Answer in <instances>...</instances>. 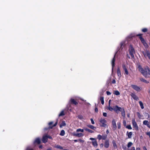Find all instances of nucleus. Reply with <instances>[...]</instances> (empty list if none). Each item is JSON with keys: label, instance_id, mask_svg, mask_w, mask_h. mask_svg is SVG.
<instances>
[{"label": "nucleus", "instance_id": "bb28decb", "mask_svg": "<svg viewBox=\"0 0 150 150\" xmlns=\"http://www.w3.org/2000/svg\"><path fill=\"white\" fill-rule=\"evenodd\" d=\"M139 103L140 105V107L142 109H143L144 108V106L143 105V104L142 102L141 101H139Z\"/></svg>", "mask_w": 150, "mask_h": 150}, {"label": "nucleus", "instance_id": "9b49d317", "mask_svg": "<svg viewBox=\"0 0 150 150\" xmlns=\"http://www.w3.org/2000/svg\"><path fill=\"white\" fill-rule=\"evenodd\" d=\"M131 86L133 89L137 91H139L140 90V87L137 85H132Z\"/></svg>", "mask_w": 150, "mask_h": 150}, {"label": "nucleus", "instance_id": "79ce46f5", "mask_svg": "<svg viewBox=\"0 0 150 150\" xmlns=\"http://www.w3.org/2000/svg\"><path fill=\"white\" fill-rule=\"evenodd\" d=\"M83 131H84V130L83 129H78L76 130L77 132H83Z\"/></svg>", "mask_w": 150, "mask_h": 150}, {"label": "nucleus", "instance_id": "412c9836", "mask_svg": "<svg viewBox=\"0 0 150 150\" xmlns=\"http://www.w3.org/2000/svg\"><path fill=\"white\" fill-rule=\"evenodd\" d=\"M87 126L88 127H89L93 130H95L96 129V127H95L91 125H87Z\"/></svg>", "mask_w": 150, "mask_h": 150}, {"label": "nucleus", "instance_id": "39448f33", "mask_svg": "<svg viewBox=\"0 0 150 150\" xmlns=\"http://www.w3.org/2000/svg\"><path fill=\"white\" fill-rule=\"evenodd\" d=\"M142 53L145 58L147 57L150 60V52L149 50H146L142 52Z\"/></svg>", "mask_w": 150, "mask_h": 150}, {"label": "nucleus", "instance_id": "ddd939ff", "mask_svg": "<svg viewBox=\"0 0 150 150\" xmlns=\"http://www.w3.org/2000/svg\"><path fill=\"white\" fill-rule=\"evenodd\" d=\"M117 74L118 77H119V79L122 76L121 70L119 67H118L117 69Z\"/></svg>", "mask_w": 150, "mask_h": 150}, {"label": "nucleus", "instance_id": "f704fd0d", "mask_svg": "<svg viewBox=\"0 0 150 150\" xmlns=\"http://www.w3.org/2000/svg\"><path fill=\"white\" fill-rule=\"evenodd\" d=\"M133 144V143L131 142H129L128 143L127 145V147L129 148Z\"/></svg>", "mask_w": 150, "mask_h": 150}, {"label": "nucleus", "instance_id": "e433bc0d", "mask_svg": "<svg viewBox=\"0 0 150 150\" xmlns=\"http://www.w3.org/2000/svg\"><path fill=\"white\" fill-rule=\"evenodd\" d=\"M108 109L110 111H112L113 110H114V108H112L111 107L110 105H108Z\"/></svg>", "mask_w": 150, "mask_h": 150}, {"label": "nucleus", "instance_id": "dca6fc26", "mask_svg": "<svg viewBox=\"0 0 150 150\" xmlns=\"http://www.w3.org/2000/svg\"><path fill=\"white\" fill-rule=\"evenodd\" d=\"M121 114L123 118H125V112L124 109L122 108L121 110L120 111Z\"/></svg>", "mask_w": 150, "mask_h": 150}, {"label": "nucleus", "instance_id": "4468645a", "mask_svg": "<svg viewBox=\"0 0 150 150\" xmlns=\"http://www.w3.org/2000/svg\"><path fill=\"white\" fill-rule=\"evenodd\" d=\"M131 96L134 100H139V98L134 93H132Z\"/></svg>", "mask_w": 150, "mask_h": 150}, {"label": "nucleus", "instance_id": "f257e3e1", "mask_svg": "<svg viewBox=\"0 0 150 150\" xmlns=\"http://www.w3.org/2000/svg\"><path fill=\"white\" fill-rule=\"evenodd\" d=\"M138 68L139 71L145 78H147L149 77L150 71L149 68H145L143 69L140 65L139 66Z\"/></svg>", "mask_w": 150, "mask_h": 150}, {"label": "nucleus", "instance_id": "864d4df0", "mask_svg": "<svg viewBox=\"0 0 150 150\" xmlns=\"http://www.w3.org/2000/svg\"><path fill=\"white\" fill-rule=\"evenodd\" d=\"M91 121V123L92 124H95V122L93 119V118H91L90 119Z\"/></svg>", "mask_w": 150, "mask_h": 150}, {"label": "nucleus", "instance_id": "603ef678", "mask_svg": "<svg viewBox=\"0 0 150 150\" xmlns=\"http://www.w3.org/2000/svg\"><path fill=\"white\" fill-rule=\"evenodd\" d=\"M123 123L124 125L125 126H126V125H127V123H126V122L125 120H124L123 121Z\"/></svg>", "mask_w": 150, "mask_h": 150}, {"label": "nucleus", "instance_id": "7c9ffc66", "mask_svg": "<svg viewBox=\"0 0 150 150\" xmlns=\"http://www.w3.org/2000/svg\"><path fill=\"white\" fill-rule=\"evenodd\" d=\"M122 67L123 68V69L124 70V71L126 70H127V68H126V66L125 65V64H122Z\"/></svg>", "mask_w": 150, "mask_h": 150}, {"label": "nucleus", "instance_id": "6e6552de", "mask_svg": "<svg viewBox=\"0 0 150 150\" xmlns=\"http://www.w3.org/2000/svg\"><path fill=\"white\" fill-rule=\"evenodd\" d=\"M117 52V51L116 52H115V54H114V57L112 59V62H111V64H112V72L113 71V68L115 66V57L116 54Z\"/></svg>", "mask_w": 150, "mask_h": 150}, {"label": "nucleus", "instance_id": "2f4dec72", "mask_svg": "<svg viewBox=\"0 0 150 150\" xmlns=\"http://www.w3.org/2000/svg\"><path fill=\"white\" fill-rule=\"evenodd\" d=\"M122 67L123 68V69L124 70V71L126 70H127V68H126V66L125 65V64H122Z\"/></svg>", "mask_w": 150, "mask_h": 150}, {"label": "nucleus", "instance_id": "a878e982", "mask_svg": "<svg viewBox=\"0 0 150 150\" xmlns=\"http://www.w3.org/2000/svg\"><path fill=\"white\" fill-rule=\"evenodd\" d=\"M125 41H122L120 43V48L122 49L124 47Z\"/></svg>", "mask_w": 150, "mask_h": 150}, {"label": "nucleus", "instance_id": "a19ab883", "mask_svg": "<svg viewBox=\"0 0 150 150\" xmlns=\"http://www.w3.org/2000/svg\"><path fill=\"white\" fill-rule=\"evenodd\" d=\"M117 128L118 129L121 128V123L120 122H118L117 123Z\"/></svg>", "mask_w": 150, "mask_h": 150}, {"label": "nucleus", "instance_id": "4d7b16f0", "mask_svg": "<svg viewBox=\"0 0 150 150\" xmlns=\"http://www.w3.org/2000/svg\"><path fill=\"white\" fill-rule=\"evenodd\" d=\"M106 94L107 95L109 96V95H110L111 94V93L109 91H106Z\"/></svg>", "mask_w": 150, "mask_h": 150}, {"label": "nucleus", "instance_id": "680f3d73", "mask_svg": "<svg viewBox=\"0 0 150 150\" xmlns=\"http://www.w3.org/2000/svg\"><path fill=\"white\" fill-rule=\"evenodd\" d=\"M78 141H80L81 142L83 143L84 142V141L81 139H79Z\"/></svg>", "mask_w": 150, "mask_h": 150}, {"label": "nucleus", "instance_id": "3c124183", "mask_svg": "<svg viewBox=\"0 0 150 150\" xmlns=\"http://www.w3.org/2000/svg\"><path fill=\"white\" fill-rule=\"evenodd\" d=\"M112 144H113V146L115 148V147H117V145L115 141H113Z\"/></svg>", "mask_w": 150, "mask_h": 150}, {"label": "nucleus", "instance_id": "338daca9", "mask_svg": "<svg viewBox=\"0 0 150 150\" xmlns=\"http://www.w3.org/2000/svg\"><path fill=\"white\" fill-rule=\"evenodd\" d=\"M49 129H50V128H49V127H48L45 128L44 129V130L45 131H46V130H48Z\"/></svg>", "mask_w": 150, "mask_h": 150}, {"label": "nucleus", "instance_id": "ea45409f", "mask_svg": "<svg viewBox=\"0 0 150 150\" xmlns=\"http://www.w3.org/2000/svg\"><path fill=\"white\" fill-rule=\"evenodd\" d=\"M64 115V111L62 110L61 111L60 113L59 114V116L60 117L61 116H63Z\"/></svg>", "mask_w": 150, "mask_h": 150}, {"label": "nucleus", "instance_id": "052dcab7", "mask_svg": "<svg viewBox=\"0 0 150 150\" xmlns=\"http://www.w3.org/2000/svg\"><path fill=\"white\" fill-rule=\"evenodd\" d=\"M95 111L96 112H98V108L96 107H95Z\"/></svg>", "mask_w": 150, "mask_h": 150}, {"label": "nucleus", "instance_id": "f8f14e48", "mask_svg": "<svg viewBox=\"0 0 150 150\" xmlns=\"http://www.w3.org/2000/svg\"><path fill=\"white\" fill-rule=\"evenodd\" d=\"M112 124L113 130H116L117 129V127L116 122L114 119H113L112 121Z\"/></svg>", "mask_w": 150, "mask_h": 150}, {"label": "nucleus", "instance_id": "e2e57ef3", "mask_svg": "<svg viewBox=\"0 0 150 150\" xmlns=\"http://www.w3.org/2000/svg\"><path fill=\"white\" fill-rule=\"evenodd\" d=\"M128 150H135V148L134 147H132L131 149H128Z\"/></svg>", "mask_w": 150, "mask_h": 150}, {"label": "nucleus", "instance_id": "1a4fd4ad", "mask_svg": "<svg viewBox=\"0 0 150 150\" xmlns=\"http://www.w3.org/2000/svg\"><path fill=\"white\" fill-rule=\"evenodd\" d=\"M132 124L133 126L136 129V130H138V127L134 119H133L132 120Z\"/></svg>", "mask_w": 150, "mask_h": 150}, {"label": "nucleus", "instance_id": "c85d7f7f", "mask_svg": "<svg viewBox=\"0 0 150 150\" xmlns=\"http://www.w3.org/2000/svg\"><path fill=\"white\" fill-rule=\"evenodd\" d=\"M57 120L56 122L52 126H50L49 127V128L50 129H52L53 127H55L57 124Z\"/></svg>", "mask_w": 150, "mask_h": 150}, {"label": "nucleus", "instance_id": "20e7f679", "mask_svg": "<svg viewBox=\"0 0 150 150\" xmlns=\"http://www.w3.org/2000/svg\"><path fill=\"white\" fill-rule=\"evenodd\" d=\"M99 121L101 124L100 125V127H106L107 126L106 124L107 121L105 119L101 118L99 120Z\"/></svg>", "mask_w": 150, "mask_h": 150}, {"label": "nucleus", "instance_id": "bf43d9fd", "mask_svg": "<svg viewBox=\"0 0 150 150\" xmlns=\"http://www.w3.org/2000/svg\"><path fill=\"white\" fill-rule=\"evenodd\" d=\"M25 150H33L32 149L30 148L29 147H28L26 148Z\"/></svg>", "mask_w": 150, "mask_h": 150}, {"label": "nucleus", "instance_id": "09e8293b", "mask_svg": "<svg viewBox=\"0 0 150 150\" xmlns=\"http://www.w3.org/2000/svg\"><path fill=\"white\" fill-rule=\"evenodd\" d=\"M147 31V29L146 28H144L142 30V31L144 33L146 32Z\"/></svg>", "mask_w": 150, "mask_h": 150}, {"label": "nucleus", "instance_id": "c9c22d12", "mask_svg": "<svg viewBox=\"0 0 150 150\" xmlns=\"http://www.w3.org/2000/svg\"><path fill=\"white\" fill-rule=\"evenodd\" d=\"M107 137V135L105 134L103 135L102 136V139L103 140H105L106 139Z\"/></svg>", "mask_w": 150, "mask_h": 150}, {"label": "nucleus", "instance_id": "8fccbe9b", "mask_svg": "<svg viewBox=\"0 0 150 150\" xmlns=\"http://www.w3.org/2000/svg\"><path fill=\"white\" fill-rule=\"evenodd\" d=\"M78 117L79 119L81 120H82L83 118V116L81 115H78Z\"/></svg>", "mask_w": 150, "mask_h": 150}, {"label": "nucleus", "instance_id": "6e6d98bb", "mask_svg": "<svg viewBox=\"0 0 150 150\" xmlns=\"http://www.w3.org/2000/svg\"><path fill=\"white\" fill-rule=\"evenodd\" d=\"M47 137L48 139L49 138V139H50L52 140L53 139L52 137L48 135L47 134Z\"/></svg>", "mask_w": 150, "mask_h": 150}, {"label": "nucleus", "instance_id": "c756f323", "mask_svg": "<svg viewBox=\"0 0 150 150\" xmlns=\"http://www.w3.org/2000/svg\"><path fill=\"white\" fill-rule=\"evenodd\" d=\"M122 67L123 68V69L124 70V71L126 70H127V68H126V66L125 65V64H122Z\"/></svg>", "mask_w": 150, "mask_h": 150}, {"label": "nucleus", "instance_id": "a18cd8bd", "mask_svg": "<svg viewBox=\"0 0 150 150\" xmlns=\"http://www.w3.org/2000/svg\"><path fill=\"white\" fill-rule=\"evenodd\" d=\"M126 128L129 129H132V127H131V125H127L126 127Z\"/></svg>", "mask_w": 150, "mask_h": 150}, {"label": "nucleus", "instance_id": "423d86ee", "mask_svg": "<svg viewBox=\"0 0 150 150\" xmlns=\"http://www.w3.org/2000/svg\"><path fill=\"white\" fill-rule=\"evenodd\" d=\"M90 139L93 140L92 142V145L94 147L96 148L98 146V144L96 139L94 138H90Z\"/></svg>", "mask_w": 150, "mask_h": 150}, {"label": "nucleus", "instance_id": "58836bf2", "mask_svg": "<svg viewBox=\"0 0 150 150\" xmlns=\"http://www.w3.org/2000/svg\"><path fill=\"white\" fill-rule=\"evenodd\" d=\"M114 94L116 96H118L120 94V93L118 91H116L114 92Z\"/></svg>", "mask_w": 150, "mask_h": 150}, {"label": "nucleus", "instance_id": "b1692460", "mask_svg": "<svg viewBox=\"0 0 150 150\" xmlns=\"http://www.w3.org/2000/svg\"><path fill=\"white\" fill-rule=\"evenodd\" d=\"M84 130L86 131H87L91 133H92L94 132L93 131L91 130V129H90L86 128H84Z\"/></svg>", "mask_w": 150, "mask_h": 150}, {"label": "nucleus", "instance_id": "de8ad7c7", "mask_svg": "<svg viewBox=\"0 0 150 150\" xmlns=\"http://www.w3.org/2000/svg\"><path fill=\"white\" fill-rule=\"evenodd\" d=\"M137 115H138V116L139 118V119L141 118L142 115H141L140 114V113L139 112H137Z\"/></svg>", "mask_w": 150, "mask_h": 150}, {"label": "nucleus", "instance_id": "2eb2a0df", "mask_svg": "<svg viewBox=\"0 0 150 150\" xmlns=\"http://www.w3.org/2000/svg\"><path fill=\"white\" fill-rule=\"evenodd\" d=\"M73 135L76 137H83L84 135L82 133H73Z\"/></svg>", "mask_w": 150, "mask_h": 150}, {"label": "nucleus", "instance_id": "0eeeda50", "mask_svg": "<svg viewBox=\"0 0 150 150\" xmlns=\"http://www.w3.org/2000/svg\"><path fill=\"white\" fill-rule=\"evenodd\" d=\"M122 108L119 107L118 105H116L114 107V111L117 113H118V111H120Z\"/></svg>", "mask_w": 150, "mask_h": 150}, {"label": "nucleus", "instance_id": "13d9d810", "mask_svg": "<svg viewBox=\"0 0 150 150\" xmlns=\"http://www.w3.org/2000/svg\"><path fill=\"white\" fill-rule=\"evenodd\" d=\"M103 115L105 117H106L107 116V114L106 112H103Z\"/></svg>", "mask_w": 150, "mask_h": 150}, {"label": "nucleus", "instance_id": "4be33fe9", "mask_svg": "<svg viewBox=\"0 0 150 150\" xmlns=\"http://www.w3.org/2000/svg\"><path fill=\"white\" fill-rule=\"evenodd\" d=\"M140 80L141 81L145 83H149V81L146 80L144 79H143L142 78H140Z\"/></svg>", "mask_w": 150, "mask_h": 150}, {"label": "nucleus", "instance_id": "f03ea898", "mask_svg": "<svg viewBox=\"0 0 150 150\" xmlns=\"http://www.w3.org/2000/svg\"><path fill=\"white\" fill-rule=\"evenodd\" d=\"M142 34H139L137 35V36L139 37V39H140L142 43L143 44L145 48L146 49L147 48L149 47V46L144 38L142 37Z\"/></svg>", "mask_w": 150, "mask_h": 150}, {"label": "nucleus", "instance_id": "a211bd4d", "mask_svg": "<svg viewBox=\"0 0 150 150\" xmlns=\"http://www.w3.org/2000/svg\"><path fill=\"white\" fill-rule=\"evenodd\" d=\"M69 103H71L76 105L78 104V103L76 102L74 99L71 98L69 101Z\"/></svg>", "mask_w": 150, "mask_h": 150}, {"label": "nucleus", "instance_id": "774afa93", "mask_svg": "<svg viewBox=\"0 0 150 150\" xmlns=\"http://www.w3.org/2000/svg\"><path fill=\"white\" fill-rule=\"evenodd\" d=\"M143 150H147L146 147L145 146H144L143 147Z\"/></svg>", "mask_w": 150, "mask_h": 150}, {"label": "nucleus", "instance_id": "393cba45", "mask_svg": "<svg viewBox=\"0 0 150 150\" xmlns=\"http://www.w3.org/2000/svg\"><path fill=\"white\" fill-rule=\"evenodd\" d=\"M127 134L128 137V138H130L132 137V132H130L128 133V132L127 131Z\"/></svg>", "mask_w": 150, "mask_h": 150}, {"label": "nucleus", "instance_id": "7ed1b4c3", "mask_svg": "<svg viewBox=\"0 0 150 150\" xmlns=\"http://www.w3.org/2000/svg\"><path fill=\"white\" fill-rule=\"evenodd\" d=\"M129 51V53L132 58H134V54L135 53V50L132 45H130Z\"/></svg>", "mask_w": 150, "mask_h": 150}, {"label": "nucleus", "instance_id": "5fc2aeb1", "mask_svg": "<svg viewBox=\"0 0 150 150\" xmlns=\"http://www.w3.org/2000/svg\"><path fill=\"white\" fill-rule=\"evenodd\" d=\"M125 73H124V74L127 75H128L129 74V72L127 70L125 71Z\"/></svg>", "mask_w": 150, "mask_h": 150}, {"label": "nucleus", "instance_id": "49530a36", "mask_svg": "<svg viewBox=\"0 0 150 150\" xmlns=\"http://www.w3.org/2000/svg\"><path fill=\"white\" fill-rule=\"evenodd\" d=\"M144 115L145 117H147V118H149L150 117L149 115L148 114V113L145 112L144 113Z\"/></svg>", "mask_w": 150, "mask_h": 150}, {"label": "nucleus", "instance_id": "473e14b6", "mask_svg": "<svg viewBox=\"0 0 150 150\" xmlns=\"http://www.w3.org/2000/svg\"><path fill=\"white\" fill-rule=\"evenodd\" d=\"M122 67L123 68V69L124 70V71L126 70H127V68H126V66L125 65V64H122Z\"/></svg>", "mask_w": 150, "mask_h": 150}, {"label": "nucleus", "instance_id": "5701e85b", "mask_svg": "<svg viewBox=\"0 0 150 150\" xmlns=\"http://www.w3.org/2000/svg\"><path fill=\"white\" fill-rule=\"evenodd\" d=\"M54 147L56 149H63V147L62 146L59 145H55Z\"/></svg>", "mask_w": 150, "mask_h": 150}, {"label": "nucleus", "instance_id": "6ab92c4d", "mask_svg": "<svg viewBox=\"0 0 150 150\" xmlns=\"http://www.w3.org/2000/svg\"><path fill=\"white\" fill-rule=\"evenodd\" d=\"M143 124L145 125H147L148 127H150V124L147 120H144L143 121Z\"/></svg>", "mask_w": 150, "mask_h": 150}, {"label": "nucleus", "instance_id": "c03bdc74", "mask_svg": "<svg viewBox=\"0 0 150 150\" xmlns=\"http://www.w3.org/2000/svg\"><path fill=\"white\" fill-rule=\"evenodd\" d=\"M97 138L99 140H100L102 139V136L100 134H98L97 136Z\"/></svg>", "mask_w": 150, "mask_h": 150}, {"label": "nucleus", "instance_id": "aec40b11", "mask_svg": "<svg viewBox=\"0 0 150 150\" xmlns=\"http://www.w3.org/2000/svg\"><path fill=\"white\" fill-rule=\"evenodd\" d=\"M40 140L39 138H37L34 142V143H37L38 144H40Z\"/></svg>", "mask_w": 150, "mask_h": 150}, {"label": "nucleus", "instance_id": "9d476101", "mask_svg": "<svg viewBox=\"0 0 150 150\" xmlns=\"http://www.w3.org/2000/svg\"><path fill=\"white\" fill-rule=\"evenodd\" d=\"M48 138L47 137V134H46L42 137V141L43 143H46L47 142Z\"/></svg>", "mask_w": 150, "mask_h": 150}, {"label": "nucleus", "instance_id": "4c0bfd02", "mask_svg": "<svg viewBox=\"0 0 150 150\" xmlns=\"http://www.w3.org/2000/svg\"><path fill=\"white\" fill-rule=\"evenodd\" d=\"M66 125V124L64 121L62 122L61 124L60 125V127H61L62 126H64Z\"/></svg>", "mask_w": 150, "mask_h": 150}, {"label": "nucleus", "instance_id": "0e129e2a", "mask_svg": "<svg viewBox=\"0 0 150 150\" xmlns=\"http://www.w3.org/2000/svg\"><path fill=\"white\" fill-rule=\"evenodd\" d=\"M116 83V81L115 79H113L112 81V83L113 84H115Z\"/></svg>", "mask_w": 150, "mask_h": 150}, {"label": "nucleus", "instance_id": "69168bd1", "mask_svg": "<svg viewBox=\"0 0 150 150\" xmlns=\"http://www.w3.org/2000/svg\"><path fill=\"white\" fill-rule=\"evenodd\" d=\"M53 122H51L49 123L48 125H52L53 124Z\"/></svg>", "mask_w": 150, "mask_h": 150}, {"label": "nucleus", "instance_id": "cd10ccee", "mask_svg": "<svg viewBox=\"0 0 150 150\" xmlns=\"http://www.w3.org/2000/svg\"><path fill=\"white\" fill-rule=\"evenodd\" d=\"M65 134V131L64 130H62L61 131L60 133V135L61 136H64Z\"/></svg>", "mask_w": 150, "mask_h": 150}, {"label": "nucleus", "instance_id": "72a5a7b5", "mask_svg": "<svg viewBox=\"0 0 150 150\" xmlns=\"http://www.w3.org/2000/svg\"><path fill=\"white\" fill-rule=\"evenodd\" d=\"M100 100L101 101V103L102 105L104 104V97H101L100 98Z\"/></svg>", "mask_w": 150, "mask_h": 150}, {"label": "nucleus", "instance_id": "37998d69", "mask_svg": "<svg viewBox=\"0 0 150 150\" xmlns=\"http://www.w3.org/2000/svg\"><path fill=\"white\" fill-rule=\"evenodd\" d=\"M122 147L124 150H128L127 149V147L124 144H122Z\"/></svg>", "mask_w": 150, "mask_h": 150}, {"label": "nucleus", "instance_id": "f3484780", "mask_svg": "<svg viewBox=\"0 0 150 150\" xmlns=\"http://www.w3.org/2000/svg\"><path fill=\"white\" fill-rule=\"evenodd\" d=\"M109 146V140H106L104 144V146L105 148H108Z\"/></svg>", "mask_w": 150, "mask_h": 150}]
</instances>
